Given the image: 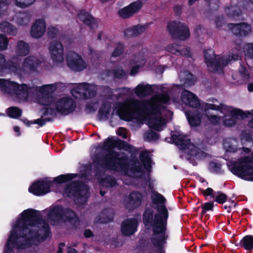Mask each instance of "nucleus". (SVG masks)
I'll return each mask as SVG.
<instances>
[{
  "mask_svg": "<svg viewBox=\"0 0 253 253\" xmlns=\"http://www.w3.org/2000/svg\"><path fill=\"white\" fill-rule=\"evenodd\" d=\"M165 108L164 105L153 100L132 99L119 108L117 113L122 120L130 122L136 116L141 118L143 115L146 117L162 115V110Z\"/></svg>",
  "mask_w": 253,
  "mask_h": 253,
  "instance_id": "nucleus-3",
  "label": "nucleus"
},
{
  "mask_svg": "<svg viewBox=\"0 0 253 253\" xmlns=\"http://www.w3.org/2000/svg\"><path fill=\"white\" fill-rule=\"evenodd\" d=\"M142 0H137L130 3L128 5L118 10V15L120 17L127 19L138 11L143 6Z\"/></svg>",
  "mask_w": 253,
  "mask_h": 253,
  "instance_id": "nucleus-15",
  "label": "nucleus"
},
{
  "mask_svg": "<svg viewBox=\"0 0 253 253\" xmlns=\"http://www.w3.org/2000/svg\"><path fill=\"white\" fill-rule=\"evenodd\" d=\"M224 11L227 16L231 18L238 17L241 14V11L238 7H226Z\"/></svg>",
  "mask_w": 253,
  "mask_h": 253,
  "instance_id": "nucleus-47",
  "label": "nucleus"
},
{
  "mask_svg": "<svg viewBox=\"0 0 253 253\" xmlns=\"http://www.w3.org/2000/svg\"><path fill=\"white\" fill-rule=\"evenodd\" d=\"M115 144L116 139L108 137L104 142L103 149L108 152L109 150H113L115 148Z\"/></svg>",
  "mask_w": 253,
  "mask_h": 253,
  "instance_id": "nucleus-52",
  "label": "nucleus"
},
{
  "mask_svg": "<svg viewBox=\"0 0 253 253\" xmlns=\"http://www.w3.org/2000/svg\"><path fill=\"white\" fill-rule=\"evenodd\" d=\"M227 200V195L222 193L221 192H218L217 195L216 196L215 201L218 204H223L226 202Z\"/></svg>",
  "mask_w": 253,
  "mask_h": 253,
  "instance_id": "nucleus-62",
  "label": "nucleus"
},
{
  "mask_svg": "<svg viewBox=\"0 0 253 253\" xmlns=\"http://www.w3.org/2000/svg\"><path fill=\"white\" fill-rule=\"evenodd\" d=\"M142 199L143 195L141 193L132 191L128 195L125 207L128 210L133 211L141 205Z\"/></svg>",
  "mask_w": 253,
  "mask_h": 253,
  "instance_id": "nucleus-17",
  "label": "nucleus"
},
{
  "mask_svg": "<svg viewBox=\"0 0 253 253\" xmlns=\"http://www.w3.org/2000/svg\"><path fill=\"white\" fill-rule=\"evenodd\" d=\"M228 61L223 57L215 58L207 64V66L210 67L213 73H216L218 71L223 72V68L227 65Z\"/></svg>",
  "mask_w": 253,
  "mask_h": 253,
  "instance_id": "nucleus-28",
  "label": "nucleus"
},
{
  "mask_svg": "<svg viewBox=\"0 0 253 253\" xmlns=\"http://www.w3.org/2000/svg\"><path fill=\"white\" fill-rule=\"evenodd\" d=\"M33 3L31 0H16L15 4L20 8H26L32 5Z\"/></svg>",
  "mask_w": 253,
  "mask_h": 253,
  "instance_id": "nucleus-61",
  "label": "nucleus"
},
{
  "mask_svg": "<svg viewBox=\"0 0 253 253\" xmlns=\"http://www.w3.org/2000/svg\"><path fill=\"white\" fill-rule=\"evenodd\" d=\"M252 113L250 111L245 112L241 109H234L230 112V116H226L223 120V124L226 126H232L235 125L237 123V120L240 117L242 119H244L249 117V115L253 116L252 119L248 123V126L252 128H253V110Z\"/></svg>",
  "mask_w": 253,
  "mask_h": 253,
  "instance_id": "nucleus-9",
  "label": "nucleus"
},
{
  "mask_svg": "<svg viewBox=\"0 0 253 253\" xmlns=\"http://www.w3.org/2000/svg\"><path fill=\"white\" fill-rule=\"evenodd\" d=\"M226 106L220 103L219 106L213 104L206 103L205 106V112L207 113L209 110L219 111L222 112V110L224 109Z\"/></svg>",
  "mask_w": 253,
  "mask_h": 253,
  "instance_id": "nucleus-55",
  "label": "nucleus"
},
{
  "mask_svg": "<svg viewBox=\"0 0 253 253\" xmlns=\"http://www.w3.org/2000/svg\"><path fill=\"white\" fill-rule=\"evenodd\" d=\"M38 227L41 231H43L42 237V240H45L51 233L48 223L42 218L40 211L29 209L21 213V218L18 220L15 228H19L21 237L25 239L24 242L18 245V249H24L32 247L35 240H38L40 234L37 229H29L28 226Z\"/></svg>",
  "mask_w": 253,
  "mask_h": 253,
  "instance_id": "nucleus-1",
  "label": "nucleus"
},
{
  "mask_svg": "<svg viewBox=\"0 0 253 253\" xmlns=\"http://www.w3.org/2000/svg\"><path fill=\"white\" fill-rule=\"evenodd\" d=\"M146 137L149 141L156 140L159 138V135L154 131L149 130L146 134Z\"/></svg>",
  "mask_w": 253,
  "mask_h": 253,
  "instance_id": "nucleus-63",
  "label": "nucleus"
},
{
  "mask_svg": "<svg viewBox=\"0 0 253 253\" xmlns=\"http://www.w3.org/2000/svg\"><path fill=\"white\" fill-rule=\"evenodd\" d=\"M181 99L185 104L192 108H198L200 106L198 97L188 90H184L182 92Z\"/></svg>",
  "mask_w": 253,
  "mask_h": 253,
  "instance_id": "nucleus-20",
  "label": "nucleus"
},
{
  "mask_svg": "<svg viewBox=\"0 0 253 253\" xmlns=\"http://www.w3.org/2000/svg\"><path fill=\"white\" fill-rule=\"evenodd\" d=\"M120 155L119 152L109 150L105 155L96 156L93 162L96 167L106 170L117 171L120 169H126L128 165V158L126 155L120 157Z\"/></svg>",
  "mask_w": 253,
  "mask_h": 253,
  "instance_id": "nucleus-4",
  "label": "nucleus"
},
{
  "mask_svg": "<svg viewBox=\"0 0 253 253\" xmlns=\"http://www.w3.org/2000/svg\"><path fill=\"white\" fill-rule=\"evenodd\" d=\"M47 34L49 38L54 39L59 34V30L55 27L49 26L47 29Z\"/></svg>",
  "mask_w": 253,
  "mask_h": 253,
  "instance_id": "nucleus-57",
  "label": "nucleus"
},
{
  "mask_svg": "<svg viewBox=\"0 0 253 253\" xmlns=\"http://www.w3.org/2000/svg\"><path fill=\"white\" fill-rule=\"evenodd\" d=\"M17 229H19V228H15V225L14 229L10 233L5 247L4 251L6 253L13 252V249L15 247L18 248V245L21 243V242H18V239L21 237V235L19 233L18 231L16 230Z\"/></svg>",
  "mask_w": 253,
  "mask_h": 253,
  "instance_id": "nucleus-19",
  "label": "nucleus"
},
{
  "mask_svg": "<svg viewBox=\"0 0 253 253\" xmlns=\"http://www.w3.org/2000/svg\"><path fill=\"white\" fill-rule=\"evenodd\" d=\"M7 114L8 116L13 119H18L22 115V110L15 106L10 107L7 109Z\"/></svg>",
  "mask_w": 253,
  "mask_h": 253,
  "instance_id": "nucleus-45",
  "label": "nucleus"
},
{
  "mask_svg": "<svg viewBox=\"0 0 253 253\" xmlns=\"http://www.w3.org/2000/svg\"><path fill=\"white\" fill-rule=\"evenodd\" d=\"M209 3L210 9L211 10H217L219 8V0H205Z\"/></svg>",
  "mask_w": 253,
  "mask_h": 253,
  "instance_id": "nucleus-64",
  "label": "nucleus"
},
{
  "mask_svg": "<svg viewBox=\"0 0 253 253\" xmlns=\"http://www.w3.org/2000/svg\"><path fill=\"white\" fill-rule=\"evenodd\" d=\"M64 191L68 197H73L77 203L80 205L85 204L89 197L88 187L80 180L67 184Z\"/></svg>",
  "mask_w": 253,
  "mask_h": 253,
  "instance_id": "nucleus-5",
  "label": "nucleus"
},
{
  "mask_svg": "<svg viewBox=\"0 0 253 253\" xmlns=\"http://www.w3.org/2000/svg\"><path fill=\"white\" fill-rule=\"evenodd\" d=\"M146 28V25L138 24L127 28L124 31L125 38L136 37L143 33Z\"/></svg>",
  "mask_w": 253,
  "mask_h": 253,
  "instance_id": "nucleus-26",
  "label": "nucleus"
},
{
  "mask_svg": "<svg viewBox=\"0 0 253 253\" xmlns=\"http://www.w3.org/2000/svg\"><path fill=\"white\" fill-rule=\"evenodd\" d=\"M111 105L108 102L102 103L101 108L98 111V115L102 118H107L111 110Z\"/></svg>",
  "mask_w": 253,
  "mask_h": 253,
  "instance_id": "nucleus-46",
  "label": "nucleus"
},
{
  "mask_svg": "<svg viewBox=\"0 0 253 253\" xmlns=\"http://www.w3.org/2000/svg\"><path fill=\"white\" fill-rule=\"evenodd\" d=\"M167 50L176 55H181L187 58L191 56L190 48L188 46L181 48L178 47L177 45L173 44L167 47Z\"/></svg>",
  "mask_w": 253,
  "mask_h": 253,
  "instance_id": "nucleus-29",
  "label": "nucleus"
},
{
  "mask_svg": "<svg viewBox=\"0 0 253 253\" xmlns=\"http://www.w3.org/2000/svg\"><path fill=\"white\" fill-rule=\"evenodd\" d=\"M139 159L146 170L150 172L152 168V160L149 156V152L146 150L142 151L139 155Z\"/></svg>",
  "mask_w": 253,
  "mask_h": 253,
  "instance_id": "nucleus-34",
  "label": "nucleus"
},
{
  "mask_svg": "<svg viewBox=\"0 0 253 253\" xmlns=\"http://www.w3.org/2000/svg\"><path fill=\"white\" fill-rule=\"evenodd\" d=\"M209 169L211 172L221 173V165L220 164L211 161L209 163Z\"/></svg>",
  "mask_w": 253,
  "mask_h": 253,
  "instance_id": "nucleus-54",
  "label": "nucleus"
},
{
  "mask_svg": "<svg viewBox=\"0 0 253 253\" xmlns=\"http://www.w3.org/2000/svg\"><path fill=\"white\" fill-rule=\"evenodd\" d=\"M100 183L107 188H112L117 185L116 179L111 175H107L100 180Z\"/></svg>",
  "mask_w": 253,
  "mask_h": 253,
  "instance_id": "nucleus-44",
  "label": "nucleus"
},
{
  "mask_svg": "<svg viewBox=\"0 0 253 253\" xmlns=\"http://www.w3.org/2000/svg\"><path fill=\"white\" fill-rule=\"evenodd\" d=\"M160 115H151L146 117L144 115H142L144 119L148 120L149 127L157 131H161L162 129V126L165 125V119Z\"/></svg>",
  "mask_w": 253,
  "mask_h": 253,
  "instance_id": "nucleus-22",
  "label": "nucleus"
},
{
  "mask_svg": "<svg viewBox=\"0 0 253 253\" xmlns=\"http://www.w3.org/2000/svg\"><path fill=\"white\" fill-rule=\"evenodd\" d=\"M186 117L191 127H197L201 125L202 115L199 112H194L191 114H187Z\"/></svg>",
  "mask_w": 253,
  "mask_h": 253,
  "instance_id": "nucleus-35",
  "label": "nucleus"
},
{
  "mask_svg": "<svg viewBox=\"0 0 253 253\" xmlns=\"http://www.w3.org/2000/svg\"><path fill=\"white\" fill-rule=\"evenodd\" d=\"M171 139L174 143L182 150L188 149L191 145L190 139L187 138L186 135L172 134Z\"/></svg>",
  "mask_w": 253,
  "mask_h": 253,
  "instance_id": "nucleus-27",
  "label": "nucleus"
},
{
  "mask_svg": "<svg viewBox=\"0 0 253 253\" xmlns=\"http://www.w3.org/2000/svg\"><path fill=\"white\" fill-rule=\"evenodd\" d=\"M3 68L8 69L10 71L14 73L22 75L21 66L18 61L14 62L12 60H5Z\"/></svg>",
  "mask_w": 253,
  "mask_h": 253,
  "instance_id": "nucleus-39",
  "label": "nucleus"
},
{
  "mask_svg": "<svg viewBox=\"0 0 253 253\" xmlns=\"http://www.w3.org/2000/svg\"><path fill=\"white\" fill-rule=\"evenodd\" d=\"M197 80L196 77L189 71L185 72L184 84L186 87L193 85Z\"/></svg>",
  "mask_w": 253,
  "mask_h": 253,
  "instance_id": "nucleus-48",
  "label": "nucleus"
},
{
  "mask_svg": "<svg viewBox=\"0 0 253 253\" xmlns=\"http://www.w3.org/2000/svg\"><path fill=\"white\" fill-rule=\"evenodd\" d=\"M57 89V85L55 84H48L42 85L40 89V92L43 94L48 95L53 93Z\"/></svg>",
  "mask_w": 253,
  "mask_h": 253,
  "instance_id": "nucleus-50",
  "label": "nucleus"
},
{
  "mask_svg": "<svg viewBox=\"0 0 253 253\" xmlns=\"http://www.w3.org/2000/svg\"><path fill=\"white\" fill-rule=\"evenodd\" d=\"M115 148H118L119 150H124L129 153H135L137 151V149L133 146L119 138L116 139Z\"/></svg>",
  "mask_w": 253,
  "mask_h": 253,
  "instance_id": "nucleus-40",
  "label": "nucleus"
},
{
  "mask_svg": "<svg viewBox=\"0 0 253 253\" xmlns=\"http://www.w3.org/2000/svg\"><path fill=\"white\" fill-rule=\"evenodd\" d=\"M134 92L138 97L145 96L151 93L152 88L150 84H139L135 87Z\"/></svg>",
  "mask_w": 253,
  "mask_h": 253,
  "instance_id": "nucleus-37",
  "label": "nucleus"
},
{
  "mask_svg": "<svg viewBox=\"0 0 253 253\" xmlns=\"http://www.w3.org/2000/svg\"><path fill=\"white\" fill-rule=\"evenodd\" d=\"M66 61L68 67L75 72H81L86 68V64L82 57L74 51L67 54Z\"/></svg>",
  "mask_w": 253,
  "mask_h": 253,
  "instance_id": "nucleus-10",
  "label": "nucleus"
},
{
  "mask_svg": "<svg viewBox=\"0 0 253 253\" xmlns=\"http://www.w3.org/2000/svg\"><path fill=\"white\" fill-rule=\"evenodd\" d=\"M114 211L111 208H106L101 212L99 221L102 223H107L112 222L114 219Z\"/></svg>",
  "mask_w": 253,
  "mask_h": 253,
  "instance_id": "nucleus-33",
  "label": "nucleus"
},
{
  "mask_svg": "<svg viewBox=\"0 0 253 253\" xmlns=\"http://www.w3.org/2000/svg\"><path fill=\"white\" fill-rule=\"evenodd\" d=\"M228 26L235 35L241 37L247 36L251 31V26L246 23H230Z\"/></svg>",
  "mask_w": 253,
  "mask_h": 253,
  "instance_id": "nucleus-21",
  "label": "nucleus"
},
{
  "mask_svg": "<svg viewBox=\"0 0 253 253\" xmlns=\"http://www.w3.org/2000/svg\"><path fill=\"white\" fill-rule=\"evenodd\" d=\"M152 202L157 206H165L166 200L164 196L158 192H156L152 196Z\"/></svg>",
  "mask_w": 253,
  "mask_h": 253,
  "instance_id": "nucleus-49",
  "label": "nucleus"
},
{
  "mask_svg": "<svg viewBox=\"0 0 253 253\" xmlns=\"http://www.w3.org/2000/svg\"><path fill=\"white\" fill-rule=\"evenodd\" d=\"M6 87L10 93L20 99L26 100L28 98L30 88L25 84H19L15 82H9Z\"/></svg>",
  "mask_w": 253,
  "mask_h": 253,
  "instance_id": "nucleus-11",
  "label": "nucleus"
},
{
  "mask_svg": "<svg viewBox=\"0 0 253 253\" xmlns=\"http://www.w3.org/2000/svg\"><path fill=\"white\" fill-rule=\"evenodd\" d=\"M78 174L76 173H67L66 174H60L55 177L52 181L53 184L54 183L57 184H62L69 182L73 179L77 177Z\"/></svg>",
  "mask_w": 253,
  "mask_h": 253,
  "instance_id": "nucleus-42",
  "label": "nucleus"
},
{
  "mask_svg": "<svg viewBox=\"0 0 253 253\" xmlns=\"http://www.w3.org/2000/svg\"><path fill=\"white\" fill-rule=\"evenodd\" d=\"M223 147L227 152H236L238 150V141L236 139L226 138L223 140Z\"/></svg>",
  "mask_w": 253,
  "mask_h": 253,
  "instance_id": "nucleus-38",
  "label": "nucleus"
},
{
  "mask_svg": "<svg viewBox=\"0 0 253 253\" xmlns=\"http://www.w3.org/2000/svg\"><path fill=\"white\" fill-rule=\"evenodd\" d=\"M8 44V40L6 36L0 34V50H3L7 48Z\"/></svg>",
  "mask_w": 253,
  "mask_h": 253,
  "instance_id": "nucleus-59",
  "label": "nucleus"
},
{
  "mask_svg": "<svg viewBox=\"0 0 253 253\" xmlns=\"http://www.w3.org/2000/svg\"><path fill=\"white\" fill-rule=\"evenodd\" d=\"M79 19L91 30H94L98 27L97 21L92 15L85 10H82L78 15Z\"/></svg>",
  "mask_w": 253,
  "mask_h": 253,
  "instance_id": "nucleus-24",
  "label": "nucleus"
},
{
  "mask_svg": "<svg viewBox=\"0 0 253 253\" xmlns=\"http://www.w3.org/2000/svg\"><path fill=\"white\" fill-rule=\"evenodd\" d=\"M235 246L243 248L248 251H252L253 250V235H246Z\"/></svg>",
  "mask_w": 253,
  "mask_h": 253,
  "instance_id": "nucleus-31",
  "label": "nucleus"
},
{
  "mask_svg": "<svg viewBox=\"0 0 253 253\" xmlns=\"http://www.w3.org/2000/svg\"><path fill=\"white\" fill-rule=\"evenodd\" d=\"M189 150L188 154L193 158L197 159H201L205 158L207 156V153L201 150L199 148L195 145L191 144V145L188 148Z\"/></svg>",
  "mask_w": 253,
  "mask_h": 253,
  "instance_id": "nucleus-36",
  "label": "nucleus"
},
{
  "mask_svg": "<svg viewBox=\"0 0 253 253\" xmlns=\"http://www.w3.org/2000/svg\"><path fill=\"white\" fill-rule=\"evenodd\" d=\"M55 108L57 113L61 115L67 116L74 111L80 112V107H77L76 101L69 96L60 98L55 103Z\"/></svg>",
  "mask_w": 253,
  "mask_h": 253,
  "instance_id": "nucleus-8",
  "label": "nucleus"
},
{
  "mask_svg": "<svg viewBox=\"0 0 253 253\" xmlns=\"http://www.w3.org/2000/svg\"><path fill=\"white\" fill-rule=\"evenodd\" d=\"M49 52L53 62L61 63L64 60V47L60 41L54 40L49 45Z\"/></svg>",
  "mask_w": 253,
  "mask_h": 253,
  "instance_id": "nucleus-14",
  "label": "nucleus"
},
{
  "mask_svg": "<svg viewBox=\"0 0 253 253\" xmlns=\"http://www.w3.org/2000/svg\"><path fill=\"white\" fill-rule=\"evenodd\" d=\"M128 165L126 169L130 168L131 171L133 173H144V170L142 166L140 165L138 159L135 156L131 158V159L128 158Z\"/></svg>",
  "mask_w": 253,
  "mask_h": 253,
  "instance_id": "nucleus-30",
  "label": "nucleus"
},
{
  "mask_svg": "<svg viewBox=\"0 0 253 253\" xmlns=\"http://www.w3.org/2000/svg\"><path fill=\"white\" fill-rule=\"evenodd\" d=\"M63 212L64 207L58 205L49 210L47 216L51 225L57 226L59 224L60 221L63 220Z\"/></svg>",
  "mask_w": 253,
  "mask_h": 253,
  "instance_id": "nucleus-16",
  "label": "nucleus"
},
{
  "mask_svg": "<svg viewBox=\"0 0 253 253\" xmlns=\"http://www.w3.org/2000/svg\"><path fill=\"white\" fill-rule=\"evenodd\" d=\"M46 29L45 21L42 19H38L33 24L30 34L31 36L35 39L41 38L44 34Z\"/></svg>",
  "mask_w": 253,
  "mask_h": 253,
  "instance_id": "nucleus-25",
  "label": "nucleus"
},
{
  "mask_svg": "<svg viewBox=\"0 0 253 253\" xmlns=\"http://www.w3.org/2000/svg\"><path fill=\"white\" fill-rule=\"evenodd\" d=\"M30 51V46L28 43L24 41H19L17 42L16 47V52L19 56H26Z\"/></svg>",
  "mask_w": 253,
  "mask_h": 253,
  "instance_id": "nucleus-41",
  "label": "nucleus"
},
{
  "mask_svg": "<svg viewBox=\"0 0 253 253\" xmlns=\"http://www.w3.org/2000/svg\"><path fill=\"white\" fill-rule=\"evenodd\" d=\"M205 62L207 64L208 63L215 58L214 51L212 49H209L204 51Z\"/></svg>",
  "mask_w": 253,
  "mask_h": 253,
  "instance_id": "nucleus-53",
  "label": "nucleus"
},
{
  "mask_svg": "<svg viewBox=\"0 0 253 253\" xmlns=\"http://www.w3.org/2000/svg\"><path fill=\"white\" fill-rule=\"evenodd\" d=\"M42 118H43L46 116L50 115L51 116L50 117L52 119V117L56 116L57 112L56 111V108L54 109L50 107L43 108L42 109Z\"/></svg>",
  "mask_w": 253,
  "mask_h": 253,
  "instance_id": "nucleus-56",
  "label": "nucleus"
},
{
  "mask_svg": "<svg viewBox=\"0 0 253 253\" xmlns=\"http://www.w3.org/2000/svg\"><path fill=\"white\" fill-rule=\"evenodd\" d=\"M155 209L157 213L154 214V211L151 208H146L142 214V220L146 229L152 227L154 235H157L151 238L152 244L161 250L164 243H166L168 238L166 233L169 212L167 207L164 206H157Z\"/></svg>",
  "mask_w": 253,
  "mask_h": 253,
  "instance_id": "nucleus-2",
  "label": "nucleus"
},
{
  "mask_svg": "<svg viewBox=\"0 0 253 253\" xmlns=\"http://www.w3.org/2000/svg\"><path fill=\"white\" fill-rule=\"evenodd\" d=\"M126 45L124 42H118L116 44V46L112 53V56L117 57L123 54L125 50Z\"/></svg>",
  "mask_w": 253,
  "mask_h": 253,
  "instance_id": "nucleus-51",
  "label": "nucleus"
},
{
  "mask_svg": "<svg viewBox=\"0 0 253 253\" xmlns=\"http://www.w3.org/2000/svg\"><path fill=\"white\" fill-rule=\"evenodd\" d=\"M63 212V218L62 221L64 222H69L72 225L73 227L75 229H78L80 225V219L76 212L68 208H64Z\"/></svg>",
  "mask_w": 253,
  "mask_h": 253,
  "instance_id": "nucleus-23",
  "label": "nucleus"
},
{
  "mask_svg": "<svg viewBox=\"0 0 253 253\" xmlns=\"http://www.w3.org/2000/svg\"><path fill=\"white\" fill-rule=\"evenodd\" d=\"M167 30L172 39L185 41L190 37L188 27L180 21H171L168 23Z\"/></svg>",
  "mask_w": 253,
  "mask_h": 253,
  "instance_id": "nucleus-7",
  "label": "nucleus"
},
{
  "mask_svg": "<svg viewBox=\"0 0 253 253\" xmlns=\"http://www.w3.org/2000/svg\"><path fill=\"white\" fill-rule=\"evenodd\" d=\"M138 221L134 218H127L125 220L121 225V232L125 236L133 235L137 230Z\"/></svg>",
  "mask_w": 253,
  "mask_h": 253,
  "instance_id": "nucleus-18",
  "label": "nucleus"
},
{
  "mask_svg": "<svg viewBox=\"0 0 253 253\" xmlns=\"http://www.w3.org/2000/svg\"><path fill=\"white\" fill-rule=\"evenodd\" d=\"M251 158L244 157L231 163L229 169L233 174L247 181H253V166L249 164Z\"/></svg>",
  "mask_w": 253,
  "mask_h": 253,
  "instance_id": "nucleus-6",
  "label": "nucleus"
},
{
  "mask_svg": "<svg viewBox=\"0 0 253 253\" xmlns=\"http://www.w3.org/2000/svg\"><path fill=\"white\" fill-rule=\"evenodd\" d=\"M81 85L82 86V90L79 93L83 94L84 99L93 98L96 96V90L91 88L89 84L86 83H83Z\"/></svg>",
  "mask_w": 253,
  "mask_h": 253,
  "instance_id": "nucleus-32",
  "label": "nucleus"
},
{
  "mask_svg": "<svg viewBox=\"0 0 253 253\" xmlns=\"http://www.w3.org/2000/svg\"><path fill=\"white\" fill-rule=\"evenodd\" d=\"M0 29L2 32L13 35L16 34L17 29L12 24L8 22H3L0 24Z\"/></svg>",
  "mask_w": 253,
  "mask_h": 253,
  "instance_id": "nucleus-43",
  "label": "nucleus"
},
{
  "mask_svg": "<svg viewBox=\"0 0 253 253\" xmlns=\"http://www.w3.org/2000/svg\"><path fill=\"white\" fill-rule=\"evenodd\" d=\"M241 140L242 142L253 141V139L250 132L247 130H244L240 135Z\"/></svg>",
  "mask_w": 253,
  "mask_h": 253,
  "instance_id": "nucleus-58",
  "label": "nucleus"
},
{
  "mask_svg": "<svg viewBox=\"0 0 253 253\" xmlns=\"http://www.w3.org/2000/svg\"><path fill=\"white\" fill-rule=\"evenodd\" d=\"M41 63V60L38 57L31 55L27 56L21 66L22 74L36 72Z\"/></svg>",
  "mask_w": 253,
  "mask_h": 253,
  "instance_id": "nucleus-13",
  "label": "nucleus"
},
{
  "mask_svg": "<svg viewBox=\"0 0 253 253\" xmlns=\"http://www.w3.org/2000/svg\"><path fill=\"white\" fill-rule=\"evenodd\" d=\"M52 186V180H38L30 186L29 191L35 196H42L48 193L50 191V188Z\"/></svg>",
  "mask_w": 253,
  "mask_h": 253,
  "instance_id": "nucleus-12",
  "label": "nucleus"
},
{
  "mask_svg": "<svg viewBox=\"0 0 253 253\" xmlns=\"http://www.w3.org/2000/svg\"><path fill=\"white\" fill-rule=\"evenodd\" d=\"M42 118L38 119L32 121V124H37L40 126H44L46 122H51L53 120V119L51 117H46L44 119H42Z\"/></svg>",
  "mask_w": 253,
  "mask_h": 253,
  "instance_id": "nucleus-60",
  "label": "nucleus"
}]
</instances>
